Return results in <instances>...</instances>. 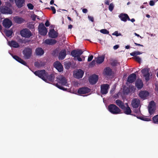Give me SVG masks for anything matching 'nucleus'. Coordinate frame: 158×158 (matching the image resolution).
<instances>
[{"label":"nucleus","mask_w":158,"mask_h":158,"mask_svg":"<svg viewBox=\"0 0 158 158\" xmlns=\"http://www.w3.org/2000/svg\"><path fill=\"white\" fill-rule=\"evenodd\" d=\"M15 22L18 24H21L23 23L24 21V19L20 17H15L14 18Z\"/></svg>","instance_id":"obj_34"},{"label":"nucleus","mask_w":158,"mask_h":158,"mask_svg":"<svg viewBox=\"0 0 158 158\" xmlns=\"http://www.w3.org/2000/svg\"><path fill=\"white\" fill-rule=\"evenodd\" d=\"M156 104L155 102L153 101H152L149 103L148 106V108H155Z\"/></svg>","instance_id":"obj_37"},{"label":"nucleus","mask_w":158,"mask_h":158,"mask_svg":"<svg viewBox=\"0 0 158 158\" xmlns=\"http://www.w3.org/2000/svg\"><path fill=\"white\" fill-rule=\"evenodd\" d=\"M137 118L140 119L145 121H148L149 119L148 118H146L143 116H137Z\"/></svg>","instance_id":"obj_42"},{"label":"nucleus","mask_w":158,"mask_h":158,"mask_svg":"<svg viewBox=\"0 0 158 158\" xmlns=\"http://www.w3.org/2000/svg\"><path fill=\"white\" fill-rule=\"evenodd\" d=\"M126 104L127 105V106L126 107L125 106V108L124 109H122L123 110L124 113L127 115H131L136 116V115L131 114V110L130 107L128 106L127 103H126Z\"/></svg>","instance_id":"obj_21"},{"label":"nucleus","mask_w":158,"mask_h":158,"mask_svg":"<svg viewBox=\"0 0 158 158\" xmlns=\"http://www.w3.org/2000/svg\"><path fill=\"white\" fill-rule=\"evenodd\" d=\"M88 18L89 19L90 21H91V22H94V19L93 17L91 16H88Z\"/></svg>","instance_id":"obj_53"},{"label":"nucleus","mask_w":158,"mask_h":158,"mask_svg":"<svg viewBox=\"0 0 158 158\" xmlns=\"http://www.w3.org/2000/svg\"><path fill=\"white\" fill-rule=\"evenodd\" d=\"M51 10H52L53 12V14H55L56 12V10L54 6H51Z\"/></svg>","instance_id":"obj_52"},{"label":"nucleus","mask_w":158,"mask_h":158,"mask_svg":"<svg viewBox=\"0 0 158 158\" xmlns=\"http://www.w3.org/2000/svg\"><path fill=\"white\" fill-rule=\"evenodd\" d=\"M80 56H78L77 57V59L79 61H82V59L80 57Z\"/></svg>","instance_id":"obj_58"},{"label":"nucleus","mask_w":158,"mask_h":158,"mask_svg":"<svg viewBox=\"0 0 158 158\" xmlns=\"http://www.w3.org/2000/svg\"><path fill=\"white\" fill-rule=\"evenodd\" d=\"M136 78V74L135 73H132L128 76L127 81L130 83H132L135 81Z\"/></svg>","instance_id":"obj_15"},{"label":"nucleus","mask_w":158,"mask_h":158,"mask_svg":"<svg viewBox=\"0 0 158 158\" xmlns=\"http://www.w3.org/2000/svg\"><path fill=\"white\" fill-rule=\"evenodd\" d=\"M134 44L136 45V46H141V47H143V45H142V44H138V43H134Z\"/></svg>","instance_id":"obj_60"},{"label":"nucleus","mask_w":158,"mask_h":158,"mask_svg":"<svg viewBox=\"0 0 158 158\" xmlns=\"http://www.w3.org/2000/svg\"><path fill=\"white\" fill-rule=\"evenodd\" d=\"M114 6L113 3H111L109 6V10L110 11H112L114 8Z\"/></svg>","instance_id":"obj_41"},{"label":"nucleus","mask_w":158,"mask_h":158,"mask_svg":"<svg viewBox=\"0 0 158 158\" xmlns=\"http://www.w3.org/2000/svg\"><path fill=\"white\" fill-rule=\"evenodd\" d=\"M119 47V46L118 45H116L114 46L113 48L114 50H116L118 49Z\"/></svg>","instance_id":"obj_59"},{"label":"nucleus","mask_w":158,"mask_h":158,"mask_svg":"<svg viewBox=\"0 0 158 158\" xmlns=\"http://www.w3.org/2000/svg\"><path fill=\"white\" fill-rule=\"evenodd\" d=\"M113 35H114L117 36L121 35L120 33H118L117 31H115L114 33L112 34Z\"/></svg>","instance_id":"obj_48"},{"label":"nucleus","mask_w":158,"mask_h":158,"mask_svg":"<svg viewBox=\"0 0 158 158\" xmlns=\"http://www.w3.org/2000/svg\"><path fill=\"white\" fill-rule=\"evenodd\" d=\"M140 100L137 98H134L131 102V105L133 108H137L140 104Z\"/></svg>","instance_id":"obj_17"},{"label":"nucleus","mask_w":158,"mask_h":158,"mask_svg":"<svg viewBox=\"0 0 158 158\" xmlns=\"http://www.w3.org/2000/svg\"><path fill=\"white\" fill-rule=\"evenodd\" d=\"M54 0H51V1L50 2V4L51 5H52L53 4H54V5L56 6H57V5L55 4H54Z\"/></svg>","instance_id":"obj_61"},{"label":"nucleus","mask_w":158,"mask_h":158,"mask_svg":"<svg viewBox=\"0 0 158 158\" xmlns=\"http://www.w3.org/2000/svg\"><path fill=\"white\" fill-rule=\"evenodd\" d=\"M135 85L138 89H140L143 86V84L142 80L140 79H138L135 82Z\"/></svg>","instance_id":"obj_24"},{"label":"nucleus","mask_w":158,"mask_h":158,"mask_svg":"<svg viewBox=\"0 0 158 158\" xmlns=\"http://www.w3.org/2000/svg\"><path fill=\"white\" fill-rule=\"evenodd\" d=\"M130 55L132 56H133L134 57L135 56H137V54L136 52V51H134L133 52H132L130 54Z\"/></svg>","instance_id":"obj_46"},{"label":"nucleus","mask_w":158,"mask_h":158,"mask_svg":"<svg viewBox=\"0 0 158 158\" xmlns=\"http://www.w3.org/2000/svg\"><path fill=\"white\" fill-rule=\"evenodd\" d=\"M8 45L11 47L14 48H18L19 47V44L15 40L10 41L8 42Z\"/></svg>","instance_id":"obj_22"},{"label":"nucleus","mask_w":158,"mask_h":158,"mask_svg":"<svg viewBox=\"0 0 158 158\" xmlns=\"http://www.w3.org/2000/svg\"><path fill=\"white\" fill-rule=\"evenodd\" d=\"M5 32L6 35L8 37H9L11 36L13 33V30L11 29L9 30L6 31Z\"/></svg>","instance_id":"obj_35"},{"label":"nucleus","mask_w":158,"mask_h":158,"mask_svg":"<svg viewBox=\"0 0 158 158\" xmlns=\"http://www.w3.org/2000/svg\"><path fill=\"white\" fill-rule=\"evenodd\" d=\"M46 73L45 70L44 69L37 70L34 72V74L36 76H38L45 81H47L45 77Z\"/></svg>","instance_id":"obj_3"},{"label":"nucleus","mask_w":158,"mask_h":158,"mask_svg":"<svg viewBox=\"0 0 158 158\" xmlns=\"http://www.w3.org/2000/svg\"><path fill=\"white\" fill-rule=\"evenodd\" d=\"M45 64L44 62L42 61L40 62L36 61L34 63V66L38 68L44 66Z\"/></svg>","instance_id":"obj_32"},{"label":"nucleus","mask_w":158,"mask_h":158,"mask_svg":"<svg viewBox=\"0 0 158 158\" xmlns=\"http://www.w3.org/2000/svg\"><path fill=\"white\" fill-rule=\"evenodd\" d=\"M124 93L128 94L130 92V89L129 88H127L126 89H124Z\"/></svg>","instance_id":"obj_44"},{"label":"nucleus","mask_w":158,"mask_h":158,"mask_svg":"<svg viewBox=\"0 0 158 158\" xmlns=\"http://www.w3.org/2000/svg\"><path fill=\"white\" fill-rule=\"evenodd\" d=\"M57 42L56 41L53 39H47L45 40V43L49 45H52L56 44Z\"/></svg>","instance_id":"obj_29"},{"label":"nucleus","mask_w":158,"mask_h":158,"mask_svg":"<svg viewBox=\"0 0 158 158\" xmlns=\"http://www.w3.org/2000/svg\"><path fill=\"white\" fill-rule=\"evenodd\" d=\"M2 24L3 26L6 28H9L13 24L11 20L8 18L4 19L3 21Z\"/></svg>","instance_id":"obj_10"},{"label":"nucleus","mask_w":158,"mask_h":158,"mask_svg":"<svg viewBox=\"0 0 158 158\" xmlns=\"http://www.w3.org/2000/svg\"><path fill=\"white\" fill-rule=\"evenodd\" d=\"M11 56L16 61L25 66H27L26 62L22 60L21 58L16 55H12Z\"/></svg>","instance_id":"obj_19"},{"label":"nucleus","mask_w":158,"mask_h":158,"mask_svg":"<svg viewBox=\"0 0 158 158\" xmlns=\"http://www.w3.org/2000/svg\"><path fill=\"white\" fill-rule=\"evenodd\" d=\"M35 52L36 55L41 56L44 54V51L41 48H38L36 49Z\"/></svg>","instance_id":"obj_31"},{"label":"nucleus","mask_w":158,"mask_h":158,"mask_svg":"<svg viewBox=\"0 0 158 158\" xmlns=\"http://www.w3.org/2000/svg\"><path fill=\"white\" fill-rule=\"evenodd\" d=\"M153 123L155 124H158V114L154 116L152 118Z\"/></svg>","instance_id":"obj_36"},{"label":"nucleus","mask_w":158,"mask_h":158,"mask_svg":"<svg viewBox=\"0 0 158 158\" xmlns=\"http://www.w3.org/2000/svg\"><path fill=\"white\" fill-rule=\"evenodd\" d=\"M90 89L87 87L80 88L78 89L77 93L79 94H85L89 92Z\"/></svg>","instance_id":"obj_14"},{"label":"nucleus","mask_w":158,"mask_h":158,"mask_svg":"<svg viewBox=\"0 0 158 158\" xmlns=\"http://www.w3.org/2000/svg\"><path fill=\"white\" fill-rule=\"evenodd\" d=\"M83 51L81 49H77L72 51L71 52V55L74 57L80 56L83 53Z\"/></svg>","instance_id":"obj_9"},{"label":"nucleus","mask_w":158,"mask_h":158,"mask_svg":"<svg viewBox=\"0 0 158 158\" xmlns=\"http://www.w3.org/2000/svg\"><path fill=\"white\" fill-rule=\"evenodd\" d=\"M149 113L150 115L152 114L155 111L156 108H148Z\"/></svg>","instance_id":"obj_38"},{"label":"nucleus","mask_w":158,"mask_h":158,"mask_svg":"<svg viewBox=\"0 0 158 158\" xmlns=\"http://www.w3.org/2000/svg\"><path fill=\"white\" fill-rule=\"evenodd\" d=\"M84 72L81 69H77L74 73V77L77 79L81 78L84 75Z\"/></svg>","instance_id":"obj_11"},{"label":"nucleus","mask_w":158,"mask_h":158,"mask_svg":"<svg viewBox=\"0 0 158 158\" xmlns=\"http://www.w3.org/2000/svg\"><path fill=\"white\" fill-rule=\"evenodd\" d=\"M155 4V2L153 0H151L149 2V5L151 6H153Z\"/></svg>","instance_id":"obj_54"},{"label":"nucleus","mask_w":158,"mask_h":158,"mask_svg":"<svg viewBox=\"0 0 158 158\" xmlns=\"http://www.w3.org/2000/svg\"><path fill=\"white\" fill-rule=\"evenodd\" d=\"M93 56L92 55L89 56L87 60L89 62L91 61L93 59Z\"/></svg>","instance_id":"obj_51"},{"label":"nucleus","mask_w":158,"mask_h":158,"mask_svg":"<svg viewBox=\"0 0 158 158\" xmlns=\"http://www.w3.org/2000/svg\"><path fill=\"white\" fill-rule=\"evenodd\" d=\"M105 57L104 56H99L97 58L96 60L97 63L98 64H100L102 63L104 60Z\"/></svg>","instance_id":"obj_33"},{"label":"nucleus","mask_w":158,"mask_h":158,"mask_svg":"<svg viewBox=\"0 0 158 158\" xmlns=\"http://www.w3.org/2000/svg\"><path fill=\"white\" fill-rule=\"evenodd\" d=\"M58 82L56 84V86L59 89L65 91L67 89L63 87V85H66L67 83L66 80L64 77H61L58 79Z\"/></svg>","instance_id":"obj_1"},{"label":"nucleus","mask_w":158,"mask_h":158,"mask_svg":"<svg viewBox=\"0 0 158 158\" xmlns=\"http://www.w3.org/2000/svg\"><path fill=\"white\" fill-rule=\"evenodd\" d=\"M108 109L109 111L113 114H118L120 113L121 110L116 105L110 104L108 106Z\"/></svg>","instance_id":"obj_2"},{"label":"nucleus","mask_w":158,"mask_h":158,"mask_svg":"<svg viewBox=\"0 0 158 158\" xmlns=\"http://www.w3.org/2000/svg\"><path fill=\"white\" fill-rule=\"evenodd\" d=\"M45 77L47 80L46 82H48V81L50 82H53L54 80L55 77L52 74L49 75L47 73Z\"/></svg>","instance_id":"obj_25"},{"label":"nucleus","mask_w":158,"mask_h":158,"mask_svg":"<svg viewBox=\"0 0 158 158\" xmlns=\"http://www.w3.org/2000/svg\"><path fill=\"white\" fill-rule=\"evenodd\" d=\"M38 30L39 32L41 35L45 36L46 35L48 31L47 29L43 23H41L39 25Z\"/></svg>","instance_id":"obj_5"},{"label":"nucleus","mask_w":158,"mask_h":158,"mask_svg":"<svg viewBox=\"0 0 158 158\" xmlns=\"http://www.w3.org/2000/svg\"><path fill=\"white\" fill-rule=\"evenodd\" d=\"M48 35L49 37L52 38H56L58 36V33L55 31L54 29L50 30Z\"/></svg>","instance_id":"obj_18"},{"label":"nucleus","mask_w":158,"mask_h":158,"mask_svg":"<svg viewBox=\"0 0 158 158\" xmlns=\"http://www.w3.org/2000/svg\"><path fill=\"white\" fill-rule=\"evenodd\" d=\"M118 62L116 60H114L112 61V62L111 63V65L112 66H116Z\"/></svg>","instance_id":"obj_50"},{"label":"nucleus","mask_w":158,"mask_h":158,"mask_svg":"<svg viewBox=\"0 0 158 158\" xmlns=\"http://www.w3.org/2000/svg\"><path fill=\"white\" fill-rule=\"evenodd\" d=\"M119 17L122 21L124 22H126L127 19L129 21L130 20L129 16L126 14L122 13L120 14L119 15Z\"/></svg>","instance_id":"obj_20"},{"label":"nucleus","mask_w":158,"mask_h":158,"mask_svg":"<svg viewBox=\"0 0 158 158\" xmlns=\"http://www.w3.org/2000/svg\"><path fill=\"white\" fill-rule=\"evenodd\" d=\"M66 51L65 49L60 51L59 54L58 58L59 60H62L65 58L66 56Z\"/></svg>","instance_id":"obj_28"},{"label":"nucleus","mask_w":158,"mask_h":158,"mask_svg":"<svg viewBox=\"0 0 158 158\" xmlns=\"http://www.w3.org/2000/svg\"><path fill=\"white\" fill-rule=\"evenodd\" d=\"M156 90L158 92V85H156Z\"/></svg>","instance_id":"obj_63"},{"label":"nucleus","mask_w":158,"mask_h":158,"mask_svg":"<svg viewBox=\"0 0 158 158\" xmlns=\"http://www.w3.org/2000/svg\"><path fill=\"white\" fill-rule=\"evenodd\" d=\"M104 73L107 76H111L112 74V70L109 67L106 68L104 71Z\"/></svg>","instance_id":"obj_27"},{"label":"nucleus","mask_w":158,"mask_h":158,"mask_svg":"<svg viewBox=\"0 0 158 158\" xmlns=\"http://www.w3.org/2000/svg\"><path fill=\"white\" fill-rule=\"evenodd\" d=\"M110 3V1L108 0H106L105 2V4L107 5H109Z\"/></svg>","instance_id":"obj_56"},{"label":"nucleus","mask_w":158,"mask_h":158,"mask_svg":"<svg viewBox=\"0 0 158 158\" xmlns=\"http://www.w3.org/2000/svg\"><path fill=\"white\" fill-rule=\"evenodd\" d=\"M23 53L24 59H29L32 54V49L29 48H26L23 50Z\"/></svg>","instance_id":"obj_4"},{"label":"nucleus","mask_w":158,"mask_h":158,"mask_svg":"<svg viewBox=\"0 0 158 158\" xmlns=\"http://www.w3.org/2000/svg\"><path fill=\"white\" fill-rule=\"evenodd\" d=\"M130 20L132 22H134L135 21V19L134 18Z\"/></svg>","instance_id":"obj_64"},{"label":"nucleus","mask_w":158,"mask_h":158,"mask_svg":"<svg viewBox=\"0 0 158 158\" xmlns=\"http://www.w3.org/2000/svg\"><path fill=\"white\" fill-rule=\"evenodd\" d=\"M110 88L109 85L108 84H103L101 85V93L103 95L106 94L108 92Z\"/></svg>","instance_id":"obj_7"},{"label":"nucleus","mask_w":158,"mask_h":158,"mask_svg":"<svg viewBox=\"0 0 158 158\" xmlns=\"http://www.w3.org/2000/svg\"><path fill=\"white\" fill-rule=\"evenodd\" d=\"M149 94V92L146 90L142 91L139 93V96L142 98L145 99Z\"/></svg>","instance_id":"obj_26"},{"label":"nucleus","mask_w":158,"mask_h":158,"mask_svg":"<svg viewBox=\"0 0 158 158\" xmlns=\"http://www.w3.org/2000/svg\"><path fill=\"white\" fill-rule=\"evenodd\" d=\"M115 103L122 109H124L125 108L124 103L120 100L117 99L115 101Z\"/></svg>","instance_id":"obj_30"},{"label":"nucleus","mask_w":158,"mask_h":158,"mask_svg":"<svg viewBox=\"0 0 158 158\" xmlns=\"http://www.w3.org/2000/svg\"><path fill=\"white\" fill-rule=\"evenodd\" d=\"M134 112L137 115H139L140 114V109L134 108Z\"/></svg>","instance_id":"obj_40"},{"label":"nucleus","mask_w":158,"mask_h":158,"mask_svg":"<svg viewBox=\"0 0 158 158\" xmlns=\"http://www.w3.org/2000/svg\"><path fill=\"white\" fill-rule=\"evenodd\" d=\"M73 27V26L72 25H69L68 26V28L71 29Z\"/></svg>","instance_id":"obj_62"},{"label":"nucleus","mask_w":158,"mask_h":158,"mask_svg":"<svg viewBox=\"0 0 158 158\" xmlns=\"http://www.w3.org/2000/svg\"><path fill=\"white\" fill-rule=\"evenodd\" d=\"M45 25L46 27H48L50 25V23L49 22L48 20H46L45 23Z\"/></svg>","instance_id":"obj_55"},{"label":"nucleus","mask_w":158,"mask_h":158,"mask_svg":"<svg viewBox=\"0 0 158 158\" xmlns=\"http://www.w3.org/2000/svg\"><path fill=\"white\" fill-rule=\"evenodd\" d=\"M27 6L29 9L30 10H33L34 8L33 5L31 3H29L27 4Z\"/></svg>","instance_id":"obj_43"},{"label":"nucleus","mask_w":158,"mask_h":158,"mask_svg":"<svg viewBox=\"0 0 158 158\" xmlns=\"http://www.w3.org/2000/svg\"><path fill=\"white\" fill-rule=\"evenodd\" d=\"M98 79V76L97 75L93 74L89 77V81L91 84L94 85L97 83Z\"/></svg>","instance_id":"obj_12"},{"label":"nucleus","mask_w":158,"mask_h":158,"mask_svg":"<svg viewBox=\"0 0 158 158\" xmlns=\"http://www.w3.org/2000/svg\"><path fill=\"white\" fill-rule=\"evenodd\" d=\"M141 72L143 74V76L145 77V79L147 81H148L149 79L150 74L148 69L144 68L142 69Z\"/></svg>","instance_id":"obj_13"},{"label":"nucleus","mask_w":158,"mask_h":158,"mask_svg":"<svg viewBox=\"0 0 158 158\" xmlns=\"http://www.w3.org/2000/svg\"><path fill=\"white\" fill-rule=\"evenodd\" d=\"M135 60L139 63H140L141 61V58L138 56L134 57Z\"/></svg>","instance_id":"obj_45"},{"label":"nucleus","mask_w":158,"mask_h":158,"mask_svg":"<svg viewBox=\"0 0 158 158\" xmlns=\"http://www.w3.org/2000/svg\"><path fill=\"white\" fill-rule=\"evenodd\" d=\"M96 61L95 60H93L89 64V66H94L95 64Z\"/></svg>","instance_id":"obj_49"},{"label":"nucleus","mask_w":158,"mask_h":158,"mask_svg":"<svg viewBox=\"0 0 158 158\" xmlns=\"http://www.w3.org/2000/svg\"><path fill=\"white\" fill-rule=\"evenodd\" d=\"M17 6L20 8L23 6L25 3V0H15Z\"/></svg>","instance_id":"obj_23"},{"label":"nucleus","mask_w":158,"mask_h":158,"mask_svg":"<svg viewBox=\"0 0 158 158\" xmlns=\"http://www.w3.org/2000/svg\"><path fill=\"white\" fill-rule=\"evenodd\" d=\"M54 67L60 72L63 70V67L61 63L58 61L55 62L54 64Z\"/></svg>","instance_id":"obj_16"},{"label":"nucleus","mask_w":158,"mask_h":158,"mask_svg":"<svg viewBox=\"0 0 158 158\" xmlns=\"http://www.w3.org/2000/svg\"><path fill=\"white\" fill-rule=\"evenodd\" d=\"M82 12L84 13H86L88 12V10L87 9L84 8L82 10Z\"/></svg>","instance_id":"obj_57"},{"label":"nucleus","mask_w":158,"mask_h":158,"mask_svg":"<svg viewBox=\"0 0 158 158\" xmlns=\"http://www.w3.org/2000/svg\"><path fill=\"white\" fill-rule=\"evenodd\" d=\"M101 33L105 34H108L109 33V31L106 29H102L100 30Z\"/></svg>","instance_id":"obj_39"},{"label":"nucleus","mask_w":158,"mask_h":158,"mask_svg":"<svg viewBox=\"0 0 158 158\" xmlns=\"http://www.w3.org/2000/svg\"><path fill=\"white\" fill-rule=\"evenodd\" d=\"M37 17V16L35 14H33L31 16V18L32 20L35 21V20L36 18Z\"/></svg>","instance_id":"obj_47"},{"label":"nucleus","mask_w":158,"mask_h":158,"mask_svg":"<svg viewBox=\"0 0 158 158\" xmlns=\"http://www.w3.org/2000/svg\"><path fill=\"white\" fill-rule=\"evenodd\" d=\"M1 12L3 14H11L12 13V11L11 9L9 7L6 6H2L0 8Z\"/></svg>","instance_id":"obj_8"},{"label":"nucleus","mask_w":158,"mask_h":158,"mask_svg":"<svg viewBox=\"0 0 158 158\" xmlns=\"http://www.w3.org/2000/svg\"><path fill=\"white\" fill-rule=\"evenodd\" d=\"M20 34L22 37L29 38L32 35L31 31L27 28L23 29L20 31Z\"/></svg>","instance_id":"obj_6"}]
</instances>
